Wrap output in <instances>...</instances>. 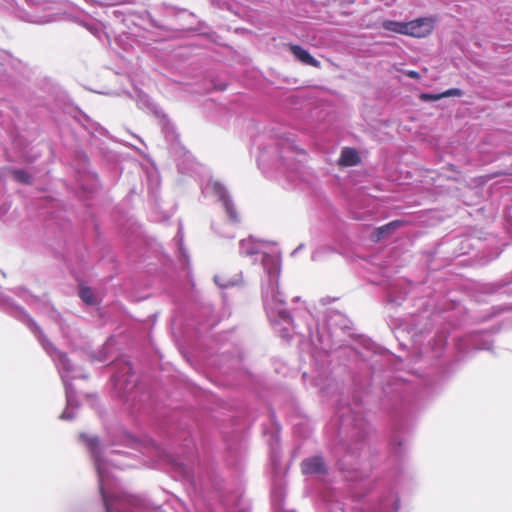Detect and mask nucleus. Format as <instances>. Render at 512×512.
I'll list each match as a JSON object with an SVG mask.
<instances>
[{
	"label": "nucleus",
	"instance_id": "3",
	"mask_svg": "<svg viewBox=\"0 0 512 512\" xmlns=\"http://www.w3.org/2000/svg\"><path fill=\"white\" fill-rule=\"evenodd\" d=\"M289 50L300 62L315 68L320 67V62L316 60L306 49L302 48L301 46L290 44Z\"/></svg>",
	"mask_w": 512,
	"mask_h": 512
},
{
	"label": "nucleus",
	"instance_id": "8",
	"mask_svg": "<svg viewBox=\"0 0 512 512\" xmlns=\"http://www.w3.org/2000/svg\"><path fill=\"white\" fill-rule=\"evenodd\" d=\"M79 297L88 305H94L96 303L94 293L90 287L81 286L79 290Z\"/></svg>",
	"mask_w": 512,
	"mask_h": 512
},
{
	"label": "nucleus",
	"instance_id": "7",
	"mask_svg": "<svg viewBox=\"0 0 512 512\" xmlns=\"http://www.w3.org/2000/svg\"><path fill=\"white\" fill-rule=\"evenodd\" d=\"M382 27L387 31L395 32L398 34L405 35V33L407 32L406 22L386 20L382 23Z\"/></svg>",
	"mask_w": 512,
	"mask_h": 512
},
{
	"label": "nucleus",
	"instance_id": "1",
	"mask_svg": "<svg viewBox=\"0 0 512 512\" xmlns=\"http://www.w3.org/2000/svg\"><path fill=\"white\" fill-rule=\"evenodd\" d=\"M407 32L405 35L422 38L431 34L433 30V20L430 18H418L406 22Z\"/></svg>",
	"mask_w": 512,
	"mask_h": 512
},
{
	"label": "nucleus",
	"instance_id": "4",
	"mask_svg": "<svg viewBox=\"0 0 512 512\" xmlns=\"http://www.w3.org/2000/svg\"><path fill=\"white\" fill-rule=\"evenodd\" d=\"M463 92L459 88H451L439 94L422 93L420 99L423 101H437L446 97H461Z\"/></svg>",
	"mask_w": 512,
	"mask_h": 512
},
{
	"label": "nucleus",
	"instance_id": "5",
	"mask_svg": "<svg viewBox=\"0 0 512 512\" xmlns=\"http://www.w3.org/2000/svg\"><path fill=\"white\" fill-rule=\"evenodd\" d=\"M360 162L358 152L353 148H344L339 158L341 166H355Z\"/></svg>",
	"mask_w": 512,
	"mask_h": 512
},
{
	"label": "nucleus",
	"instance_id": "10",
	"mask_svg": "<svg viewBox=\"0 0 512 512\" xmlns=\"http://www.w3.org/2000/svg\"><path fill=\"white\" fill-rule=\"evenodd\" d=\"M226 210L232 220L236 221L238 219L235 209L229 203H226Z\"/></svg>",
	"mask_w": 512,
	"mask_h": 512
},
{
	"label": "nucleus",
	"instance_id": "6",
	"mask_svg": "<svg viewBox=\"0 0 512 512\" xmlns=\"http://www.w3.org/2000/svg\"><path fill=\"white\" fill-rule=\"evenodd\" d=\"M404 225V221L395 220L376 229L373 235L374 241H380L385 235Z\"/></svg>",
	"mask_w": 512,
	"mask_h": 512
},
{
	"label": "nucleus",
	"instance_id": "11",
	"mask_svg": "<svg viewBox=\"0 0 512 512\" xmlns=\"http://www.w3.org/2000/svg\"><path fill=\"white\" fill-rule=\"evenodd\" d=\"M406 75L412 79H419L420 78V74L417 72V71H414V70H410L406 73Z\"/></svg>",
	"mask_w": 512,
	"mask_h": 512
},
{
	"label": "nucleus",
	"instance_id": "2",
	"mask_svg": "<svg viewBox=\"0 0 512 512\" xmlns=\"http://www.w3.org/2000/svg\"><path fill=\"white\" fill-rule=\"evenodd\" d=\"M301 470L303 474H323L326 472L324 461L321 457L315 456L302 461Z\"/></svg>",
	"mask_w": 512,
	"mask_h": 512
},
{
	"label": "nucleus",
	"instance_id": "9",
	"mask_svg": "<svg viewBox=\"0 0 512 512\" xmlns=\"http://www.w3.org/2000/svg\"><path fill=\"white\" fill-rule=\"evenodd\" d=\"M12 176L16 181H18L20 183H24V184L31 183V176L26 171H24L22 169L13 170Z\"/></svg>",
	"mask_w": 512,
	"mask_h": 512
}]
</instances>
